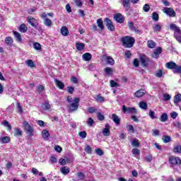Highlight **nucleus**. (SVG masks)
Masks as SVG:
<instances>
[{
  "label": "nucleus",
  "mask_w": 181,
  "mask_h": 181,
  "mask_svg": "<svg viewBox=\"0 0 181 181\" xmlns=\"http://www.w3.org/2000/svg\"><path fill=\"white\" fill-rule=\"evenodd\" d=\"M6 45H12L13 43V38L11 36H8L5 38Z\"/></svg>",
  "instance_id": "c756f323"
},
{
  "label": "nucleus",
  "mask_w": 181,
  "mask_h": 181,
  "mask_svg": "<svg viewBox=\"0 0 181 181\" xmlns=\"http://www.w3.org/2000/svg\"><path fill=\"white\" fill-rule=\"evenodd\" d=\"M93 56L91 55V54L86 52L85 54H83L82 56V59L83 60H85V62H90V60H91Z\"/></svg>",
  "instance_id": "6ab92c4d"
},
{
  "label": "nucleus",
  "mask_w": 181,
  "mask_h": 181,
  "mask_svg": "<svg viewBox=\"0 0 181 181\" xmlns=\"http://www.w3.org/2000/svg\"><path fill=\"white\" fill-rule=\"evenodd\" d=\"M85 152H86V153H88V155H91V153H93V148H91V146L86 145L85 146L84 148Z\"/></svg>",
  "instance_id": "f704fd0d"
},
{
  "label": "nucleus",
  "mask_w": 181,
  "mask_h": 181,
  "mask_svg": "<svg viewBox=\"0 0 181 181\" xmlns=\"http://www.w3.org/2000/svg\"><path fill=\"white\" fill-rule=\"evenodd\" d=\"M132 152L133 155H141V151L138 148H133Z\"/></svg>",
  "instance_id": "bf43d9fd"
},
{
  "label": "nucleus",
  "mask_w": 181,
  "mask_h": 181,
  "mask_svg": "<svg viewBox=\"0 0 181 181\" xmlns=\"http://www.w3.org/2000/svg\"><path fill=\"white\" fill-rule=\"evenodd\" d=\"M162 139L164 144H168L172 141V138L170 136H163Z\"/></svg>",
  "instance_id": "ea45409f"
},
{
  "label": "nucleus",
  "mask_w": 181,
  "mask_h": 181,
  "mask_svg": "<svg viewBox=\"0 0 181 181\" xmlns=\"http://www.w3.org/2000/svg\"><path fill=\"white\" fill-rule=\"evenodd\" d=\"M107 64H110V66H114L115 64V61H114V59L111 57H107Z\"/></svg>",
  "instance_id": "58836bf2"
},
{
  "label": "nucleus",
  "mask_w": 181,
  "mask_h": 181,
  "mask_svg": "<svg viewBox=\"0 0 181 181\" xmlns=\"http://www.w3.org/2000/svg\"><path fill=\"white\" fill-rule=\"evenodd\" d=\"M173 73L174 74H181V66L177 64L173 70Z\"/></svg>",
  "instance_id": "c9c22d12"
},
{
  "label": "nucleus",
  "mask_w": 181,
  "mask_h": 181,
  "mask_svg": "<svg viewBox=\"0 0 181 181\" xmlns=\"http://www.w3.org/2000/svg\"><path fill=\"white\" fill-rule=\"evenodd\" d=\"M144 94H146V90H145L144 89H140V90H137L136 92L134 93V95L137 98H141V97H144Z\"/></svg>",
  "instance_id": "4468645a"
},
{
  "label": "nucleus",
  "mask_w": 181,
  "mask_h": 181,
  "mask_svg": "<svg viewBox=\"0 0 181 181\" xmlns=\"http://www.w3.org/2000/svg\"><path fill=\"white\" fill-rule=\"evenodd\" d=\"M25 64L28 66V67H31V69H33V67H35V62H33L32 59L26 60Z\"/></svg>",
  "instance_id": "473e14b6"
},
{
  "label": "nucleus",
  "mask_w": 181,
  "mask_h": 181,
  "mask_svg": "<svg viewBox=\"0 0 181 181\" xmlns=\"http://www.w3.org/2000/svg\"><path fill=\"white\" fill-rule=\"evenodd\" d=\"M95 152H96L97 155H98L99 156H103V155H104V151H103V150H101V148H97L95 150Z\"/></svg>",
  "instance_id": "052dcab7"
},
{
  "label": "nucleus",
  "mask_w": 181,
  "mask_h": 181,
  "mask_svg": "<svg viewBox=\"0 0 181 181\" xmlns=\"http://www.w3.org/2000/svg\"><path fill=\"white\" fill-rule=\"evenodd\" d=\"M163 98L165 101H169V100H170V98H172V96L168 93L165 94L163 95Z\"/></svg>",
  "instance_id": "e2e57ef3"
},
{
  "label": "nucleus",
  "mask_w": 181,
  "mask_h": 181,
  "mask_svg": "<svg viewBox=\"0 0 181 181\" xmlns=\"http://www.w3.org/2000/svg\"><path fill=\"white\" fill-rule=\"evenodd\" d=\"M60 172L62 175H69L70 173V168L67 166H64L60 168Z\"/></svg>",
  "instance_id": "aec40b11"
},
{
  "label": "nucleus",
  "mask_w": 181,
  "mask_h": 181,
  "mask_svg": "<svg viewBox=\"0 0 181 181\" xmlns=\"http://www.w3.org/2000/svg\"><path fill=\"white\" fill-rule=\"evenodd\" d=\"M74 2L76 6H78L79 8H81V6H83V2H81V0H75Z\"/></svg>",
  "instance_id": "69168bd1"
},
{
  "label": "nucleus",
  "mask_w": 181,
  "mask_h": 181,
  "mask_svg": "<svg viewBox=\"0 0 181 181\" xmlns=\"http://www.w3.org/2000/svg\"><path fill=\"white\" fill-rule=\"evenodd\" d=\"M97 115H98V119L99 121H104V119H105V117L103 114H101V112H98Z\"/></svg>",
  "instance_id": "3c124183"
},
{
  "label": "nucleus",
  "mask_w": 181,
  "mask_h": 181,
  "mask_svg": "<svg viewBox=\"0 0 181 181\" xmlns=\"http://www.w3.org/2000/svg\"><path fill=\"white\" fill-rule=\"evenodd\" d=\"M122 111L124 114H136L135 107H127L125 105L122 106Z\"/></svg>",
  "instance_id": "1a4fd4ad"
},
{
  "label": "nucleus",
  "mask_w": 181,
  "mask_h": 181,
  "mask_svg": "<svg viewBox=\"0 0 181 181\" xmlns=\"http://www.w3.org/2000/svg\"><path fill=\"white\" fill-rule=\"evenodd\" d=\"M43 23H44L45 26H47V28H52V25L53 24L52 23V20H50L49 18H45Z\"/></svg>",
  "instance_id": "393cba45"
},
{
  "label": "nucleus",
  "mask_w": 181,
  "mask_h": 181,
  "mask_svg": "<svg viewBox=\"0 0 181 181\" xmlns=\"http://www.w3.org/2000/svg\"><path fill=\"white\" fill-rule=\"evenodd\" d=\"M114 19L116 21V22H118V23H124V21H125V18H124V16L121 14L120 13H116L114 16Z\"/></svg>",
  "instance_id": "9b49d317"
},
{
  "label": "nucleus",
  "mask_w": 181,
  "mask_h": 181,
  "mask_svg": "<svg viewBox=\"0 0 181 181\" xmlns=\"http://www.w3.org/2000/svg\"><path fill=\"white\" fill-rule=\"evenodd\" d=\"M18 29L22 33H26V32H28V27H26V25L25 24H21Z\"/></svg>",
  "instance_id": "cd10ccee"
},
{
  "label": "nucleus",
  "mask_w": 181,
  "mask_h": 181,
  "mask_svg": "<svg viewBox=\"0 0 181 181\" xmlns=\"http://www.w3.org/2000/svg\"><path fill=\"white\" fill-rule=\"evenodd\" d=\"M33 47L35 50H42V45L39 42H34L33 44Z\"/></svg>",
  "instance_id": "2f4dec72"
},
{
  "label": "nucleus",
  "mask_w": 181,
  "mask_h": 181,
  "mask_svg": "<svg viewBox=\"0 0 181 181\" xmlns=\"http://www.w3.org/2000/svg\"><path fill=\"white\" fill-rule=\"evenodd\" d=\"M80 103V98H75L69 105V112H74L78 110V104Z\"/></svg>",
  "instance_id": "7ed1b4c3"
},
{
  "label": "nucleus",
  "mask_w": 181,
  "mask_h": 181,
  "mask_svg": "<svg viewBox=\"0 0 181 181\" xmlns=\"http://www.w3.org/2000/svg\"><path fill=\"white\" fill-rule=\"evenodd\" d=\"M23 127L28 136H33V132H35V129H33V127L29 124V122H23Z\"/></svg>",
  "instance_id": "20e7f679"
},
{
  "label": "nucleus",
  "mask_w": 181,
  "mask_h": 181,
  "mask_svg": "<svg viewBox=\"0 0 181 181\" xmlns=\"http://www.w3.org/2000/svg\"><path fill=\"white\" fill-rule=\"evenodd\" d=\"M17 110L20 114H22V112H23V109H22V106L19 103H17Z\"/></svg>",
  "instance_id": "680f3d73"
},
{
  "label": "nucleus",
  "mask_w": 181,
  "mask_h": 181,
  "mask_svg": "<svg viewBox=\"0 0 181 181\" xmlns=\"http://www.w3.org/2000/svg\"><path fill=\"white\" fill-rule=\"evenodd\" d=\"M105 72L106 73V74H107V76H111L112 74V69L110 67H106L105 69Z\"/></svg>",
  "instance_id": "de8ad7c7"
},
{
  "label": "nucleus",
  "mask_w": 181,
  "mask_h": 181,
  "mask_svg": "<svg viewBox=\"0 0 181 181\" xmlns=\"http://www.w3.org/2000/svg\"><path fill=\"white\" fill-rule=\"evenodd\" d=\"M168 162L172 168H173L175 165H181V159L178 157L171 156L169 158Z\"/></svg>",
  "instance_id": "423d86ee"
},
{
  "label": "nucleus",
  "mask_w": 181,
  "mask_h": 181,
  "mask_svg": "<svg viewBox=\"0 0 181 181\" xmlns=\"http://www.w3.org/2000/svg\"><path fill=\"white\" fill-rule=\"evenodd\" d=\"M42 107L43 108V110H45V111H47L50 110L51 106L50 104H49V103L45 102L42 104Z\"/></svg>",
  "instance_id": "a19ab883"
},
{
  "label": "nucleus",
  "mask_w": 181,
  "mask_h": 181,
  "mask_svg": "<svg viewBox=\"0 0 181 181\" xmlns=\"http://www.w3.org/2000/svg\"><path fill=\"white\" fill-rule=\"evenodd\" d=\"M129 29H131V30L135 31L136 30V28H135V26H134V23L129 22L128 23Z\"/></svg>",
  "instance_id": "864d4df0"
},
{
  "label": "nucleus",
  "mask_w": 181,
  "mask_h": 181,
  "mask_svg": "<svg viewBox=\"0 0 181 181\" xmlns=\"http://www.w3.org/2000/svg\"><path fill=\"white\" fill-rule=\"evenodd\" d=\"M162 53V47H158L155 50L153 54H152V57L154 59H158L159 57V54Z\"/></svg>",
  "instance_id": "ddd939ff"
},
{
  "label": "nucleus",
  "mask_w": 181,
  "mask_h": 181,
  "mask_svg": "<svg viewBox=\"0 0 181 181\" xmlns=\"http://www.w3.org/2000/svg\"><path fill=\"white\" fill-rule=\"evenodd\" d=\"M110 87H119L118 83L115 82L114 80H110Z\"/></svg>",
  "instance_id": "6e6d98bb"
},
{
  "label": "nucleus",
  "mask_w": 181,
  "mask_h": 181,
  "mask_svg": "<svg viewBox=\"0 0 181 181\" xmlns=\"http://www.w3.org/2000/svg\"><path fill=\"white\" fill-rule=\"evenodd\" d=\"M88 111L90 114H94V112H97L98 109L95 107H88Z\"/></svg>",
  "instance_id": "c03bdc74"
},
{
  "label": "nucleus",
  "mask_w": 181,
  "mask_h": 181,
  "mask_svg": "<svg viewBox=\"0 0 181 181\" xmlns=\"http://www.w3.org/2000/svg\"><path fill=\"white\" fill-rule=\"evenodd\" d=\"M8 142H11V137L3 136L0 138V144H8Z\"/></svg>",
  "instance_id": "4be33fe9"
},
{
  "label": "nucleus",
  "mask_w": 181,
  "mask_h": 181,
  "mask_svg": "<svg viewBox=\"0 0 181 181\" xmlns=\"http://www.w3.org/2000/svg\"><path fill=\"white\" fill-rule=\"evenodd\" d=\"M103 134L104 136H109V135H110V124H105V127L103 131Z\"/></svg>",
  "instance_id": "412c9836"
},
{
  "label": "nucleus",
  "mask_w": 181,
  "mask_h": 181,
  "mask_svg": "<svg viewBox=\"0 0 181 181\" xmlns=\"http://www.w3.org/2000/svg\"><path fill=\"white\" fill-rule=\"evenodd\" d=\"M60 32L63 36H69V29H67V27L63 26L61 28Z\"/></svg>",
  "instance_id": "b1692460"
},
{
  "label": "nucleus",
  "mask_w": 181,
  "mask_h": 181,
  "mask_svg": "<svg viewBox=\"0 0 181 181\" xmlns=\"http://www.w3.org/2000/svg\"><path fill=\"white\" fill-rule=\"evenodd\" d=\"M181 101V94L178 93L175 96L174 103L175 104H177V103H180Z\"/></svg>",
  "instance_id": "37998d69"
},
{
  "label": "nucleus",
  "mask_w": 181,
  "mask_h": 181,
  "mask_svg": "<svg viewBox=\"0 0 181 181\" xmlns=\"http://www.w3.org/2000/svg\"><path fill=\"white\" fill-rule=\"evenodd\" d=\"M112 119L113 122L116 124V125H119V124H121V118H119V117L115 114L112 115Z\"/></svg>",
  "instance_id": "2eb2a0df"
},
{
  "label": "nucleus",
  "mask_w": 181,
  "mask_h": 181,
  "mask_svg": "<svg viewBox=\"0 0 181 181\" xmlns=\"http://www.w3.org/2000/svg\"><path fill=\"white\" fill-rule=\"evenodd\" d=\"M27 22H28L33 28H37V26H39V22H37V20L32 16L27 17Z\"/></svg>",
  "instance_id": "6e6552de"
},
{
  "label": "nucleus",
  "mask_w": 181,
  "mask_h": 181,
  "mask_svg": "<svg viewBox=\"0 0 181 181\" xmlns=\"http://www.w3.org/2000/svg\"><path fill=\"white\" fill-rule=\"evenodd\" d=\"M139 106L141 108V110H148V104L146 102H139Z\"/></svg>",
  "instance_id": "72a5a7b5"
},
{
  "label": "nucleus",
  "mask_w": 181,
  "mask_h": 181,
  "mask_svg": "<svg viewBox=\"0 0 181 181\" xmlns=\"http://www.w3.org/2000/svg\"><path fill=\"white\" fill-rule=\"evenodd\" d=\"M147 46L149 47V49H153L156 46V42H155L153 40H148Z\"/></svg>",
  "instance_id": "bb28decb"
},
{
  "label": "nucleus",
  "mask_w": 181,
  "mask_h": 181,
  "mask_svg": "<svg viewBox=\"0 0 181 181\" xmlns=\"http://www.w3.org/2000/svg\"><path fill=\"white\" fill-rule=\"evenodd\" d=\"M54 83L57 87L59 88V90H63L64 88V83L58 79H54Z\"/></svg>",
  "instance_id": "a211bd4d"
},
{
  "label": "nucleus",
  "mask_w": 181,
  "mask_h": 181,
  "mask_svg": "<svg viewBox=\"0 0 181 181\" xmlns=\"http://www.w3.org/2000/svg\"><path fill=\"white\" fill-rule=\"evenodd\" d=\"M95 100H96V101L98 103H104V97H103V96H101L100 95L96 96V99Z\"/></svg>",
  "instance_id": "5fc2aeb1"
},
{
  "label": "nucleus",
  "mask_w": 181,
  "mask_h": 181,
  "mask_svg": "<svg viewBox=\"0 0 181 181\" xmlns=\"http://www.w3.org/2000/svg\"><path fill=\"white\" fill-rule=\"evenodd\" d=\"M133 66H134V67H139V61L138 60V59H134Z\"/></svg>",
  "instance_id": "0e129e2a"
},
{
  "label": "nucleus",
  "mask_w": 181,
  "mask_h": 181,
  "mask_svg": "<svg viewBox=\"0 0 181 181\" xmlns=\"http://www.w3.org/2000/svg\"><path fill=\"white\" fill-rule=\"evenodd\" d=\"M96 23L98 25L95 24H93L92 25V29L94 30V32H98V30H104L105 27H104V22L103 21V19L99 18L97 20Z\"/></svg>",
  "instance_id": "39448f33"
},
{
  "label": "nucleus",
  "mask_w": 181,
  "mask_h": 181,
  "mask_svg": "<svg viewBox=\"0 0 181 181\" xmlns=\"http://www.w3.org/2000/svg\"><path fill=\"white\" fill-rule=\"evenodd\" d=\"M78 135L79 136H81V138H83V139L85 138H87V132H86V131L79 132Z\"/></svg>",
  "instance_id": "13d9d810"
},
{
  "label": "nucleus",
  "mask_w": 181,
  "mask_h": 181,
  "mask_svg": "<svg viewBox=\"0 0 181 181\" xmlns=\"http://www.w3.org/2000/svg\"><path fill=\"white\" fill-rule=\"evenodd\" d=\"M151 18L153 21H154L155 22H158V21H159V14H158V13L156 12H153L151 14Z\"/></svg>",
  "instance_id": "e433bc0d"
},
{
  "label": "nucleus",
  "mask_w": 181,
  "mask_h": 181,
  "mask_svg": "<svg viewBox=\"0 0 181 181\" xmlns=\"http://www.w3.org/2000/svg\"><path fill=\"white\" fill-rule=\"evenodd\" d=\"M163 12L168 15L170 18H175V16H176V12L172 8H164Z\"/></svg>",
  "instance_id": "0eeeda50"
},
{
  "label": "nucleus",
  "mask_w": 181,
  "mask_h": 181,
  "mask_svg": "<svg viewBox=\"0 0 181 181\" xmlns=\"http://www.w3.org/2000/svg\"><path fill=\"white\" fill-rule=\"evenodd\" d=\"M94 124V119L93 118L89 117L87 121V124L88 127H93V124Z\"/></svg>",
  "instance_id": "4d7b16f0"
},
{
  "label": "nucleus",
  "mask_w": 181,
  "mask_h": 181,
  "mask_svg": "<svg viewBox=\"0 0 181 181\" xmlns=\"http://www.w3.org/2000/svg\"><path fill=\"white\" fill-rule=\"evenodd\" d=\"M121 42L124 47H126V49H129L134 47L135 38L131 36H125L121 38Z\"/></svg>",
  "instance_id": "f257e3e1"
},
{
  "label": "nucleus",
  "mask_w": 181,
  "mask_h": 181,
  "mask_svg": "<svg viewBox=\"0 0 181 181\" xmlns=\"http://www.w3.org/2000/svg\"><path fill=\"white\" fill-rule=\"evenodd\" d=\"M3 125H4V127H6L8 131H11V129H12V127L11 126V124H9V122L6 120H4L3 122Z\"/></svg>",
  "instance_id": "8fccbe9b"
},
{
  "label": "nucleus",
  "mask_w": 181,
  "mask_h": 181,
  "mask_svg": "<svg viewBox=\"0 0 181 181\" xmlns=\"http://www.w3.org/2000/svg\"><path fill=\"white\" fill-rule=\"evenodd\" d=\"M13 35L15 36L16 40L21 43V42H22V35H21V33H18L17 31H14Z\"/></svg>",
  "instance_id": "5701e85b"
},
{
  "label": "nucleus",
  "mask_w": 181,
  "mask_h": 181,
  "mask_svg": "<svg viewBox=\"0 0 181 181\" xmlns=\"http://www.w3.org/2000/svg\"><path fill=\"white\" fill-rule=\"evenodd\" d=\"M122 5L125 8L126 11H129L131 8L129 2H131V0H122Z\"/></svg>",
  "instance_id": "f3484780"
},
{
  "label": "nucleus",
  "mask_w": 181,
  "mask_h": 181,
  "mask_svg": "<svg viewBox=\"0 0 181 181\" xmlns=\"http://www.w3.org/2000/svg\"><path fill=\"white\" fill-rule=\"evenodd\" d=\"M106 22V28L108 29V30H110V32H114L115 30V27H114V25H112V21L110 20V18H105Z\"/></svg>",
  "instance_id": "9d476101"
},
{
  "label": "nucleus",
  "mask_w": 181,
  "mask_h": 181,
  "mask_svg": "<svg viewBox=\"0 0 181 181\" xmlns=\"http://www.w3.org/2000/svg\"><path fill=\"white\" fill-rule=\"evenodd\" d=\"M173 152H175V153H181V146H176L173 148Z\"/></svg>",
  "instance_id": "09e8293b"
},
{
  "label": "nucleus",
  "mask_w": 181,
  "mask_h": 181,
  "mask_svg": "<svg viewBox=\"0 0 181 181\" xmlns=\"http://www.w3.org/2000/svg\"><path fill=\"white\" fill-rule=\"evenodd\" d=\"M177 65V64H176V63H175L173 62H168L165 64V67L167 69H169L170 70H175Z\"/></svg>",
  "instance_id": "dca6fc26"
},
{
  "label": "nucleus",
  "mask_w": 181,
  "mask_h": 181,
  "mask_svg": "<svg viewBox=\"0 0 181 181\" xmlns=\"http://www.w3.org/2000/svg\"><path fill=\"white\" fill-rule=\"evenodd\" d=\"M148 115L150 116V117L151 118V119H155L156 118H158L156 115H155V112L153 110H150L148 112Z\"/></svg>",
  "instance_id": "603ef678"
},
{
  "label": "nucleus",
  "mask_w": 181,
  "mask_h": 181,
  "mask_svg": "<svg viewBox=\"0 0 181 181\" xmlns=\"http://www.w3.org/2000/svg\"><path fill=\"white\" fill-rule=\"evenodd\" d=\"M67 160H69L67 158H60L59 160V163L61 164L62 166H64V165H67Z\"/></svg>",
  "instance_id": "a18cd8bd"
},
{
  "label": "nucleus",
  "mask_w": 181,
  "mask_h": 181,
  "mask_svg": "<svg viewBox=\"0 0 181 181\" xmlns=\"http://www.w3.org/2000/svg\"><path fill=\"white\" fill-rule=\"evenodd\" d=\"M42 135L43 139H45L46 141L49 139V131L46 129L43 130L42 132Z\"/></svg>",
  "instance_id": "7c9ffc66"
},
{
  "label": "nucleus",
  "mask_w": 181,
  "mask_h": 181,
  "mask_svg": "<svg viewBox=\"0 0 181 181\" xmlns=\"http://www.w3.org/2000/svg\"><path fill=\"white\" fill-rule=\"evenodd\" d=\"M77 50L81 52V50H84V43L76 42V43Z\"/></svg>",
  "instance_id": "c85d7f7f"
},
{
  "label": "nucleus",
  "mask_w": 181,
  "mask_h": 181,
  "mask_svg": "<svg viewBox=\"0 0 181 181\" xmlns=\"http://www.w3.org/2000/svg\"><path fill=\"white\" fill-rule=\"evenodd\" d=\"M153 29L154 32H160V30H162V27L159 24H155Z\"/></svg>",
  "instance_id": "79ce46f5"
},
{
  "label": "nucleus",
  "mask_w": 181,
  "mask_h": 181,
  "mask_svg": "<svg viewBox=\"0 0 181 181\" xmlns=\"http://www.w3.org/2000/svg\"><path fill=\"white\" fill-rule=\"evenodd\" d=\"M151 8V6H148V4H145L143 7V10L144 12H149V9Z\"/></svg>",
  "instance_id": "774afa93"
},
{
  "label": "nucleus",
  "mask_w": 181,
  "mask_h": 181,
  "mask_svg": "<svg viewBox=\"0 0 181 181\" xmlns=\"http://www.w3.org/2000/svg\"><path fill=\"white\" fill-rule=\"evenodd\" d=\"M14 135L16 136H21V135H22V131L19 129H16Z\"/></svg>",
  "instance_id": "338daca9"
},
{
  "label": "nucleus",
  "mask_w": 181,
  "mask_h": 181,
  "mask_svg": "<svg viewBox=\"0 0 181 181\" xmlns=\"http://www.w3.org/2000/svg\"><path fill=\"white\" fill-rule=\"evenodd\" d=\"M168 114L167 113H163L160 115L159 119H160V122H166V121H168Z\"/></svg>",
  "instance_id": "a878e982"
},
{
  "label": "nucleus",
  "mask_w": 181,
  "mask_h": 181,
  "mask_svg": "<svg viewBox=\"0 0 181 181\" xmlns=\"http://www.w3.org/2000/svg\"><path fill=\"white\" fill-rule=\"evenodd\" d=\"M131 144L132 145V146H134L135 148H138V146H139V145H141V143H139V140L134 139Z\"/></svg>",
  "instance_id": "4c0bfd02"
},
{
  "label": "nucleus",
  "mask_w": 181,
  "mask_h": 181,
  "mask_svg": "<svg viewBox=\"0 0 181 181\" xmlns=\"http://www.w3.org/2000/svg\"><path fill=\"white\" fill-rule=\"evenodd\" d=\"M140 62L144 67H146L149 63V59L145 55H141L140 57Z\"/></svg>",
  "instance_id": "f8f14e48"
},
{
  "label": "nucleus",
  "mask_w": 181,
  "mask_h": 181,
  "mask_svg": "<svg viewBox=\"0 0 181 181\" xmlns=\"http://www.w3.org/2000/svg\"><path fill=\"white\" fill-rule=\"evenodd\" d=\"M155 76L156 77L160 78V77L163 76V71H162V69H159L158 71H156Z\"/></svg>",
  "instance_id": "49530a36"
},
{
  "label": "nucleus",
  "mask_w": 181,
  "mask_h": 181,
  "mask_svg": "<svg viewBox=\"0 0 181 181\" xmlns=\"http://www.w3.org/2000/svg\"><path fill=\"white\" fill-rule=\"evenodd\" d=\"M170 29L174 30V37L175 39L181 43V30L180 28L177 27L176 24L172 23L170 25Z\"/></svg>",
  "instance_id": "f03ea898"
}]
</instances>
